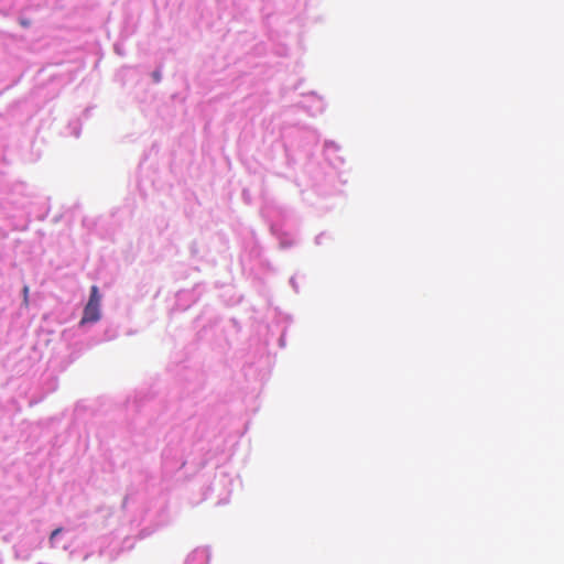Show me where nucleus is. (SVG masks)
<instances>
[{
  "label": "nucleus",
  "instance_id": "f03ea898",
  "mask_svg": "<svg viewBox=\"0 0 564 564\" xmlns=\"http://www.w3.org/2000/svg\"><path fill=\"white\" fill-rule=\"evenodd\" d=\"M22 291H23V303L25 306H28L29 305V286L24 285Z\"/></svg>",
  "mask_w": 564,
  "mask_h": 564
},
{
  "label": "nucleus",
  "instance_id": "20e7f679",
  "mask_svg": "<svg viewBox=\"0 0 564 564\" xmlns=\"http://www.w3.org/2000/svg\"><path fill=\"white\" fill-rule=\"evenodd\" d=\"M62 529H55L52 534H51V540H53L56 535H58L61 533Z\"/></svg>",
  "mask_w": 564,
  "mask_h": 564
},
{
  "label": "nucleus",
  "instance_id": "423d86ee",
  "mask_svg": "<svg viewBox=\"0 0 564 564\" xmlns=\"http://www.w3.org/2000/svg\"><path fill=\"white\" fill-rule=\"evenodd\" d=\"M332 148H334V144H333V143H332V144H329V145H327V149H332Z\"/></svg>",
  "mask_w": 564,
  "mask_h": 564
},
{
  "label": "nucleus",
  "instance_id": "f257e3e1",
  "mask_svg": "<svg viewBox=\"0 0 564 564\" xmlns=\"http://www.w3.org/2000/svg\"><path fill=\"white\" fill-rule=\"evenodd\" d=\"M100 302L101 295L99 294L98 286L93 285L90 289L89 300L84 308L80 324L96 323L100 318Z\"/></svg>",
  "mask_w": 564,
  "mask_h": 564
},
{
  "label": "nucleus",
  "instance_id": "39448f33",
  "mask_svg": "<svg viewBox=\"0 0 564 564\" xmlns=\"http://www.w3.org/2000/svg\"><path fill=\"white\" fill-rule=\"evenodd\" d=\"M152 76H153V78H154V80H155V82H160V79H161V75H160V73H159V72H154V73L152 74Z\"/></svg>",
  "mask_w": 564,
  "mask_h": 564
},
{
  "label": "nucleus",
  "instance_id": "7ed1b4c3",
  "mask_svg": "<svg viewBox=\"0 0 564 564\" xmlns=\"http://www.w3.org/2000/svg\"><path fill=\"white\" fill-rule=\"evenodd\" d=\"M20 24H21L23 28H28V26H30L31 22H30V20L21 19V20H20Z\"/></svg>",
  "mask_w": 564,
  "mask_h": 564
}]
</instances>
